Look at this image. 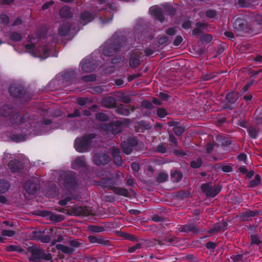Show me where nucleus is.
I'll return each instance as SVG.
<instances>
[{
    "instance_id": "1",
    "label": "nucleus",
    "mask_w": 262,
    "mask_h": 262,
    "mask_svg": "<svg viewBox=\"0 0 262 262\" xmlns=\"http://www.w3.org/2000/svg\"><path fill=\"white\" fill-rule=\"evenodd\" d=\"M0 113L1 115L5 117L10 116L9 119L10 122L12 124L21 125L23 123L28 122L30 124V116L28 114H26L21 116L19 113H14L13 107L11 104H6L1 108Z\"/></svg>"
},
{
    "instance_id": "2",
    "label": "nucleus",
    "mask_w": 262,
    "mask_h": 262,
    "mask_svg": "<svg viewBox=\"0 0 262 262\" xmlns=\"http://www.w3.org/2000/svg\"><path fill=\"white\" fill-rule=\"evenodd\" d=\"M233 28L237 36H244L247 34H256L253 28L248 25L246 20L236 18L233 23Z\"/></svg>"
},
{
    "instance_id": "3",
    "label": "nucleus",
    "mask_w": 262,
    "mask_h": 262,
    "mask_svg": "<svg viewBox=\"0 0 262 262\" xmlns=\"http://www.w3.org/2000/svg\"><path fill=\"white\" fill-rule=\"evenodd\" d=\"M59 179L67 189L74 190L78 185V177L76 173L72 171L61 172Z\"/></svg>"
},
{
    "instance_id": "4",
    "label": "nucleus",
    "mask_w": 262,
    "mask_h": 262,
    "mask_svg": "<svg viewBox=\"0 0 262 262\" xmlns=\"http://www.w3.org/2000/svg\"><path fill=\"white\" fill-rule=\"evenodd\" d=\"M95 137L94 134H90L80 138H76L75 140L74 147L78 152H85L88 151L91 147V141Z\"/></svg>"
},
{
    "instance_id": "5",
    "label": "nucleus",
    "mask_w": 262,
    "mask_h": 262,
    "mask_svg": "<svg viewBox=\"0 0 262 262\" xmlns=\"http://www.w3.org/2000/svg\"><path fill=\"white\" fill-rule=\"evenodd\" d=\"M29 251L31 253V256L29 260L33 262H39L40 260H50L52 259V255L51 253H46L43 249L36 247L32 246L30 247Z\"/></svg>"
},
{
    "instance_id": "6",
    "label": "nucleus",
    "mask_w": 262,
    "mask_h": 262,
    "mask_svg": "<svg viewBox=\"0 0 262 262\" xmlns=\"http://www.w3.org/2000/svg\"><path fill=\"white\" fill-rule=\"evenodd\" d=\"M106 41L118 52H120L126 44V38L122 32H115Z\"/></svg>"
},
{
    "instance_id": "7",
    "label": "nucleus",
    "mask_w": 262,
    "mask_h": 262,
    "mask_svg": "<svg viewBox=\"0 0 262 262\" xmlns=\"http://www.w3.org/2000/svg\"><path fill=\"white\" fill-rule=\"evenodd\" d=\"M222 188L221 184L212 186V183L208 182L203 183L201 186V189L203 193H205L207 197L214 198L221 191Z\"/></svg>"
},
{
    "instance_id": "8",
    "label": "nucleus",
    "mask_w": 262,
    "mask_h": 262,
    "mask_svg": "<svg viewBox=\"0 0 262 262\" xmlns=\"http://www.w3.org/2000/svg\"><path fill=\"white\" fill-rule=\"evenodd\" d=\"M111 158L105 150H101L94 154L93 157L94 164L99 167L107 165L110 162Z\"/></svg>"
},
{
    "instance_id": "9",
    "label": "nucleus",
    "mask_w": 262,
    "mask_h": 262,
    "mask_svg": "<svg viewBox=\"0 0 262 262\" xmlns=\"http://www.w3.org/2000/svg\"><path fill=\"white\" fill-rule=\"evenodd\" d=\"M81 28L79 26H73L69 21H66L62 24L58 28V31L60 35L66 36L69 34H76Z\"/></svg>"
},
{
    "instance_id": "10",
    "label": "nucleus",
    "mask_w": 262,
    "mask_h": 262,
    "mask_svg": "<svg viewBox=\"0 0 262 262\" xmlns=\"http://www.w3.org/2000/svg\"><path fill=\"white\" fill-rule=\"evenodd\" d=\"M97 176L102 177L97 181L96 183L103 188H110L113 184V175L110 172H106L104 170L98 172Z\"/></svg>"
},
{
    "instance_id": "11",
    "label": "nucleus",
    "mask_w": 262,
    "mask_h": 262,
    "mask_svg": "<svg viewBox=\"0 0 262 262\" xmlns=\"http://www.w3.org/2000/svg\"><path fill=\"white\" fill-rule=\"evenodd\" d=\"M239 98V95L235 91H231L228 93L226 96V102L223 105V108L225 110H232L237 106V101Z\"/></svg>"
},
{
    "instance_id": "12",
    "label": "nucleus",
    "mask_w": 262,
    "mask_h": 262,
    "mask_svg": "<svg viewBox=\"0 0 262 262\" xmlns=\"http://www.w3.org/2000/svg\"><path fill=\"white\" fill-rule=\"evenodd\" d=\"M139 140L137 137H132L128 138L126 140L122 142L121 147L122 151L126 155H129L132 153L133 148L137 146Z\"/></svg>"
},
{
    "instance_id": "13",
    "label": "nucleus",
    "mask_w": 262,
    "mask_h": 262,
    "mask_svg": "<svg viewBox=\"0 0 262 262\" xmlns=\"http://www.w3.org/2000/svg\"><path fill=\"white\" fill-rule=\"evenodd\" d=\"M23 187L28 193L34 195L36 194L40 187L39 181L37 178H32L26 181Z\"/></svg>"
},
{
    "instance_id": "14",
    "label": "nucleus",
    "mask_w": 262,
    "mask_h": 262,
    "mask_svg": "<svg viewBox=\"0 0 262 262\" xmlns=\"http://www.w3.org/2000/svg\"><path fill=\"white\" fill-rule=\"evenodd\" d=\"M80 66L82 71L89 73L96 69L98 63L92 58H85L80 62Z\"/></svg>"
},
{
    "instance_id": "15",
    "label": "nucleus",
    "mask_w": 262,
    "mask_h": 262,
    "mask_svg": "<svg viewBox=\"0 0 262 262\" xmlns=\"http://www.w3.org/2000/svg\"><path fill=\"white\" fill-rule=\"evenodd\" d=\"M95 17V15L94 13L88 11H84L80 14L79 18L78 21V26L82 29L83 26L92 21Z\"/></svg>"
},
{
    "instance_id": "16",
    "label": "nucleus",
    "mask_w": 262,
    "mask_h": 262,
    "mask_svg": "<svg viewBox=\"0 0 262 262\" xmlns=\"http://www.w3.org/2000/svg\"><path fill=\"white\" fill-rule=\"evenodd\" d=\"M142 54V52L140 51H133L130 53L129 57V65L131 68L136 69L140 65Z\"/></svg>"
},
{
    "instance_id": "17",
    "label": "nucleus",
    "mask_w": 262,
    "mask_h": 262,
    "mask_svg": "<svg viewBox=\"0 0 262 262\" xmlns=\"http://www.w3.org/2000/svg\"><path fill=\"white\" fill-rule=\"evenodd\" d=\"M9 92L10 95L15 98H21L26 93L25 88L21 85H11L9 87Z\"/></svg>"
},
{
    "instance_id": "18",
    "label": "nucleus",
    "mask_w": 262,
    "mask_h": 262,
    "mask_svg": "<svg viewBox=\"0 0 262 262\" xmlns=\"http://www.w3.org/2000/svg\"><path fill=\"white\" fill-rule=\"evenodd\" d=\"M71 211L75 216H88L92 213V210L89 207L83 206H75L71 209Z\"/></svg>"
},
{
    "instance_id": "19",
    "label": "nucleus",
    "mask_w": 262,
    "mask_h": 262,
    "mask_svg": "<svg viewBox=\"0 0 262 262\" xmlns=\"http://www.w3.org/2000/svg\"><path fill=\"white\" fill-rule=\"evenodd\" d=\"M178 230L181 232L189 233L192 232L193 234H198L200 232V228L198 225L192 223H188L185 225H181L178 228Z\"/></svg>"
},
{
    "instance_id": "20",
    "label": "nucleus",
    "mask_w": 262,
    "mask_h": 262,
    "mask_svg": "<svg viewBox=\"0 0 262 262\" xmlns=\"http://www.w3.org/2000/svg\"><path fill=\"white\" fill-rule=\"evenodd\" d=\"M88 240L91 244H97L105 247H110L112 245L111 242L102 236L89 235Z\"/></svg>"
},
{
    "instance_id": "21",
    "label": "nucleus",
    "mask_w": 262,
    "mask_h": 262,
    "mask_svg": "<svg viewBox=\"0 0 262 262\" xmlns=\"http://www.w3.org/2000/svg\"><path fill=\"white\" fill-rule=\"evenodd\" d=\"M114 164L120 166L122 164V159L120 155V150L118 148L115 147H111L110 149Z\"/></svg>"
},
{
    "instance_id": "22",
    "label": "nucleus",
    "mask_w": 262,
    "mask_h": 262,
    "mask_svg": "<svg viewBox=\"0 0 262 262\" xmlns=\"http://www.w3.org/2000/svg\"><path fill=\"white\" fill-rule=\"evenodd\" d=\"M87 164L84 156H79L76 158L72 163V168L78 170L81 168H86Z\"/></svg>"
},
{
    "instance_id": "23",
    "label": "nucleus",
    "mask_w": 262,
    "mask_h": 262,
    "mask_svg": "<svg viewBox=\"0 0 262 262\" xmlns=\"http://www.w3.org/2000/svg\"><path fill=\"white\" fill-rule=\"evenodd\" d=\"M223 148L228 152L237 151L240 150L239 145L235 141L231 140L230 138L226 141Z\"/></svg>"
},
{
    "instance_id": "24",
    "label": "nucleus",
    "mask_w": 262,
    "mask_h": 262,
    "mask_svg": "<svg viewBox=\"0 0 262 262\" xmlns=\"http://www.w3.org/2000/svg\"><path fill=\"white\" fill-rule=\"evenodd\" d=\"M149 10L151 11L152 14L160 23H163L165 20L164 12L161 8L159 7H151Z\"/></svg>"
},
{
    "instance_id": "25",
    "label": "nucleus",
    "mask_w": 262,
    "mask_h": 262,
    "mask_svg": "<svg viewBox=\"0 0 262 262\" xmlns=\"http://www.w3.org/2000/svg\"><path fill=\"white\" fill-rule=\"evenodd\" d=\"M59 14L61 18L70 19L72 18L73 14L71 11V8L69 6H64L62 7L59 11Z\"/></svg>"
},
{
    "instance_id": "26",
    "label": "nucleus",
    "mask_w": 262,
    "mask_h": 262,
    "mask_svg": "<svg viewBox=\"0 0 262 262\" xmlns=\"http://www.w3.org/2000/svg\"><path fill=\"white\" fill-rule=\"evenodd\" d=\"M76 72L74 70H68L64 72L63 78L68 84H71L75 80Z\"/></svg>"
},
{
    "instance_id": "27",
    "label": "nucleus",
    "mask_w": 262,
    "mask_h": 262,
    "mask_svg": "<svg viewBox=\"0 0 262 262\" xmlns=\"http://www.w3.org/2000/svg\"><path fill=\"white\" fill-rule=\"evenodd\" d=\"M117 52H118L110 44L108 43L107 41L104 43L103 48L102 49V54L107 57L113 56Z\"/></svg>"
},
{
    "instance_id": "28",
    "label": "nucleus",
    "mask_w": 262,
    "mask_h": 262,
    "mask_svg": "<svg viewBox=\"0 0 262 262\" xmlns=\"http://www.w3.org/2000/svg\"><path fill=\"white\" fill-rule=\"evenodd\" d=\"M8 165L12 172H18L23 168V165L17 160H11Z\"/></svg>"
},
{
    "instance_id": "29",
    "label": "nucleus",
    "mask_w": 262,
    "mask_h": 262,
    "mask_svg": "<svg viewBox=\"0 0 262 262\" xmlns=\"http://www.w3.org/2000/svg\"><path fill=\"white\" fill-rule=\"evenodd\" d=\"M196 27L192 30V36L200 35L202 34V30L206 28L207 26V24L205 23L199 21L196 23Z\"/></svg>"
},
{
    "instance_id": "30",
    "label": "nucleus",
    "mask_w": 262,
    "mask_h": 262,
    "mask_svg": "<svg viewBox=\"0 0 262 262\" xmlns=\"http://www.w3.org/2000/svg\"><path fill=\"white\" fill-rule=\"evenodd\" d=\"M102 103L105 107L111 108L116 104V100L112 96H108L102 99Z\"/></svg>"
},
{
    "instance_id": "31",
    "label": "nucleus",
    "mask_w": 262,
    "mask_h": 262,
    "mask_svg": "<svg viewBox=\"0 0 262 262\" xmlns=\"http://www.w3.org/2000/svg\"><path fill=\"white\" fill-rule=\"evenodd\" d=\"M103 9L106 10L112 14L111 17L108 19L105 20V23H109L112 20L114 13L117 11V8L114 4L107 3L105 6V8H103Z\"/></svg>"
},
{
    "instance_id": "32",
    "label": "nucleus",
    "mask_w": 262,
    "mask_h": 262,
    "mask_svg": "<svg viewBox=\"0 0 262 262\" xmlns=\"http://www.w3.org/2000/svg\"><path fill=\"white\" fill-rule=\"evenodd\" d=\"M260 132L259 128L253 126L247 127V132L250 138L256 139Z\"/></svg>"
},
{
    "instance_id": "33",
    "label": "nucleus",
    "mask_w": 262,
    "mask_h": 262,
    "mask_svg": "<svg viewBox=\"0 0 262 262\" xmlns=\"http://www.w3.org/2000/svg\"><path fill=\"white\" fill-rule=\"evenodd\" d=\"M111 189L116 194L125 197L128 196V191L124 188L113 186L112 187Z\"/></svg>"
},
{
    "instance_id": "34",
    "label": "nucleus",
    "mask_w": 262,
    "mask_h": 262,
    "mask_svg": "<svg viewBox=\"0 0 262 262\" xmlns=\"http://www.w3.org/2000/svg\"><path fill=\"white\" fill-rule=\"evenodd\" d=\"M260 214V211L257 210H248L246 211L243 212L241 213V216L242 218L246 219L250 217L257 216Z\"/></svg>"
},
{
    "instance_id": "35",
    "label": "nucleus",
    "mask_w": 262,
    "mask_h": 262,
    "mask_svg": "<svg viewBox=\"0 0 262 262\" xmlns=\"http://www.w3.org/2000/svg\"><path fill=\"white\" fill-rule=\"evenodd\" d=\"M261 182V177L259 174H257L255 175L253 180H252L248 182L247 187L248 188H254L258 186Z\"/></svg>"
},
{
    "instance_id": "36",
    "label": "nucleus",
    "mask_w": 262,
    "mask_h": 262,
    "mask_svg": "<svg viewBox=\"0 0 262 262\" xmlns=\"http://www.w3.org/2000/svg\"><path fill=\"white\" fill-rule=\"evenodd\" d=\"M56 248L58 250L61 251L63 253L67 254H72L74 252L73 248L60 244H57Z\"/></svg>"
},
{
    "instance_id": "37",
    "label": "nucleus",
    "mask_w": 262,
    "mask_h": 262,
    "mask_svg": "<svg viewBox=\"0 0 262 262\" xmlns=\"http://www.w3.org/2000/svg\"><path fill=\"white\" fill-rule=\"evenodd\" d=\"M171 180L173 183L180 182L183 178V174L181 172L178 170H174L173 172L171 173Z\"/></svg>"
},
{
    "instance_id": "38",
    "label": "nucleus",
    "mask_w": 262,
    "mask_h": 262,
    "mask_svg": "<svg viewBox=\"0 0 262 262\" xmlns=\"http://www.w3.org/2000/svg\"><path fill=\"white\" fill-rule=\"evenodd\" d=\"M77 103L80 106L86 107L93 103V100L87 97H79L77 99Z\"/></svg>"
},
{
    "instance_id": "39",
    "label": "nucleus",
    "mask_w": 262,
    "mask_h": 262,
    "mask_svg": "<svg viewBox=\"0 0 262 262\" xmlns=\"http://www.w3.org/2000/svg\"><path fill=\"white\" fill-rule=\"evenodd\" d=\"M10 187L9 182L5 180H0V194L7 192Z\"/></svg>"
},
{
    "instance_id": "40",
    "label": "nucleus",
    "mask_w": 262,
    "mask_h": 262,
    "mask_svg": "<svg viewBox=\"0 0 262 262\" xmlns=\"http://www.w3.org/2000/svg\"><path fill=\"white\" fill-rule=\"evenodd\" d=\"M116 111L118 114L126 116H128L130 114L129 108L127 107H125V106L122 104H120L117 107Z\"/></svg>"
},
{
    "instance_id": "41",
    "label": "nucleus",
    "mask_w": 262,
    "mask_h": 262,
    "mask_svg": "<svg viewBox=\"0 0 262 262\" xmlns=\"http://www.w3.org/2000/svg\"><path fill=\"white\" fill-rule=\"evenodd\" d=\"M165 246H175L178 242V239L175 236H165L163 237Z\"/></svg>"
},
{
    "instance_id": "42",
    "label": "nucleus",
    "mask_w": 262,
    "mask_h": 262,
    "mask_svg": "<svg viewBox=\"0 0 262 262\" xmlns=\"http://www.w3.org/2000/svg\"><path fill=\"white\" fill-rule=\"evenodd\" d=\"M249 238L250 241L251 245H255L258 246L262 243V241L256 234H250L249 236Z\"/></svg>"
},
{
    "instance_id": "43",
    "label": "nucleus",
    "mask_w": 262,
    "mask_h": 262,
    "mask_svg": "<svg viewBox=\"0 0 262 262\" xmlns=\"http://www.w3.org/2000/svg\"><path fill=\"white\" fill-rule=\"evenodd\" d=\"M49 219L50 221L55 222H59L64 220V217L62 214H56L51 212Z\"/></svg>"
},
{
    "instance_id": "44",
    "label": "nucleus",
    "mask_w": 262,
    "mask_h": 262,
    "mask_svg": "<svg viewBox=\"0 0 262 262\" xmlns=\"http://www.w3.org/2000/svg\"><path fill=\"white\" fill-rule=\"evenodd\" d=\"M229 139V138L224 135H217L216 138V141L219 143L218 146L220 145L223 147L225 146L226 141Z\"/></svg>"
},
{
    "instance_id": "45",
    "label": "nucleus",
    "mask_w": 262,
    "mask_h": 262,
    "mask_svg": "<svg viewBox=\"0 0 262 262\" xmlns=\"http://www.w3.org/2000/svg\"><path fill=\"white\" fill-rule=\"evenodd\" d=\"M105 85H95L91 88L92 93L96 94H100L105 91Z\"/></svg>"
},
{
    "instance_id": "46",
    "label": "nucleus",
    "mask_w": 262,
    "mask_h": 262,
    "mask_svg": "<svg viewBox=\"0 0 262 262\" xmlns=\"http://www.w3.org/2000/svg\"><path fill=\"white\" fill-rule=\"evenodd\" d=\"M73 199L75 200L76 199L74 195L70 193L68 194V196H66L64 199L60 200L59 201L58 204L61 206H65L68 204L69 202Z\"/></svg>"
},
{
    "instance_id": "47",
    "label": "nucleus",
    "mask_w": 262,
    "mask_h": 262,
    "mask_svg": "<svg viewBox=\"0 0 262 262\" xmlns=\"http://www.w3.org/2000/svg\"><path fill=\"white\" fill-rule=\"evenodd\" d=\"M10 38L15 41H20L22 39V36L20 33L17 32H12L9 35Z\"/></svg>"
},
{
    "instance_id": "48",
    "label": "nucleus",
    "mask_w": 262,
    "mask_h": 262,
    "mask_svg": "<svg viewBox=\"0 0 262 262\" xmlns=\"http://www.w3.org/2000/svg\"><path fill=\"white\" fill-rule=\"evenodd\" d=\"M168 178V174L165 172H161L157 177L156 181L159 183H162L166 181Z\"/></svg>"
},
{
    "instance_id": "49",
    "label": "nucleus",
    "mask_w": 262,
    "mask_h": 262,
    "mask_svg": "<svg viewBox=\"0 0 262 262\" xmlns=\"http://www.w3.org/2000/svg\"><path fill=\"white\" fill-rule=\"evenodd\" d=\"M202 160L199 158L193 160L190 162V166L193 168H199L202 165Z\"/></svg>"
},
{
    "instance_id": "50",
    "label": "nucleus",
    "mask_w": 262,
    "mask_h": 262,
    "mask_svg": "<svg viewBox=\"0 0 262 262\" xmlns=\"http://www.w3.org/2000/svg\"><path fill=\"white\" fill-rule=\"evenodd\" d=\"M89 230L93 232L99 233L104 231V228L102 226L97 225H90L88 228Z\"/></svg>"
},
{
    "instance_id": "51",
    "label": "nucleus",
    "mask_w": 262,
    "mask_h": 262,
    "mask_svg": "<svg viewBox=\"0 0 262 262\" xmlns=\"http://www.w3.org/2000/svg\"><path fill=\"white\" fill-rule=\"evenodd\" d=\"M141 107L146 108L149 111H151L154 108L152 103L147 100L142 101L141 102Z\"/></svg>"
},
{
    "instance_id": "52",
    "label": "nucleus",
    "mask_w": 262,
    "mask_h": 262,
    "mask_svg": "<svg viewBox=\"0 0 262 262\" xmlns=\"http://www.w3.org/2000/svg\"><path fill=\"white\" fill-rule=\"evenodd\" d=\"M157 116L159 118H163L168 115V113L165 108L162 107H158L156 112Z\"/></svg>"
},
{
    "instance_id": "53",
    "label": "nucleus",
    "mask_w": 262,
    "mask_h": 262,
    "mask_svg": "<svg viewBox=\"0 0 262 262\" xmlns=\"http://www.w3.org/2000/svg\"><path fill=\"white\" fill-rule=\"evenodd\" d=\"M165 10L168 15H170L171 17H173L176 15L177 11L176 8L170 5L166 6L165 7Z\"/></svg>"
},
{
    "instance_id": "54",
    "label": "nucleus",
    "mask_w": 262,
    "mask_h": 262,
    "mask_svg": "<svg viewBox=\"0 0 262 262\" xmlns=\"http://www.w3.org/2000/svg\"><path fill=\"white\" fill-rule=\"evenodd\" d=\"M216 76L214 73L211 72L209 73H203L201 76V79L203 81L210 80Z\"/></svg>"
},
{
    "instance_id": "55",
    "label": "nucleus",
    "mask_w": 262,
    "mask_h": 262,
    "mask_svg": "<svg viewBox=\"0 0 262 262\" xmlns=\"http://www.w3.org/2000/svg\"><path fill=\"white\" fill-rule=\"evenodd\" d=\"M44 231L34 230L32 232V238L34 240L40 241Z\"/></svg>"
},
{
    "instance_id": "56",
    "label": "nucleus",
    "mask_w": 262,
    "mask_h": 262,
    "mask_svg": "<svg viewBox=\"0 0 262 262\" xmlns=\"http://www.w3.org/2000/svg\"><path fill=\"white\" fill-rule=\"evenodd\" d=\"M11 139L13 141L18 142L25 140V136L22 134H13L11 136Z\"/></svg>"
},
{
    "instance_id": "57",
    "label": "nucleus",
    "mask_w": 262,
    "mask_h": 262,
    "mask_svg": "<svg viewBox=\"0 0 262 262\" xmlns=\"http://www.w3.org/2000/svg\"><path fill=\"white\" fill-rule=\"evenodd\" d=\"M158 42L160 45L166 46L169 43V39L166 36H162L159 38Z\"/></svg>"
},
{
    "instance_id": "58",
    "label": "nucleus",
    "mask_w": 262,
    "mask_h": 262,
    "mask_svg": "<svg viewBox=\"0 0 262 262\" xmlns=\"http://www.w3.org/2000/svg\"><path fill=\"white\" fill-rule=\"evenodd\" d=\"M96 118L97 120L101 121H107L109 120V117L107 115L103 113H99L96 114Z\"/></svg>"
},
{
    "instance_id": "59",
    "label": "nucleus",
    "mask_w": 262,
    "mask_h": 262,
    "mask_svg": "<svg viewBox=\"0 0 262 262\" xmlns=\"http://www.w3.org/2000/svg\"><path fill=\"white\" fill-rule=\"evenodd\" d=\"M237 4L240 7H250L251 6V0H238Z\"/></svg>"
},
{
    "instance_id": "60",
    "label": "nucleus",
    "mask_w": 262,
    "mask_h": 262,
    "mask_svg": "<svg viewBox=\"0 0 262 262\" xmlns=\"http://www.w3.org/2000/svg\"><path fill=\"white\" fill-rule=\"evenodd\" d=\"M82 80L85 82H93L96 80V76L94 74L83 76L82 77Z\"/></svg>"
},
{
    "instance_id": "61",
    "label": "nucleus",
    "mask_w": 262,
    "mask_h": 262,
    "mask_svg": "<svg viewBox=\"0 0 262 262\" xmlns=\"http://www.w3.org/2000/svg\"><path fill=\"white\" fill-rule=\"evenodd\" d=\"M217 244L213 242H208L206 243L205 247L211 252H213L217 247Z\"/></svg>"
},
{
    "instance_id": "62",
    "label": "nucleus",
    "mask_w": 262,
    "mask_h": 262,
    "mask_svg": "<svg viewBox=\"0 0 262 262\" xmlns=\"http://www.w3.org/2000/svg\"><path fill=\"white\" fill-rule=\"evenodd\" d=\"M255 80L254 79H251V80L248 81L246 83V84L243 86V88L242 89L241 92L243 93H244L246 92L247 91H248V90L249 89V88L251 86H252L255 83Z\"/></svg>"
},
{
    "instance_id": "63",
    "label": "nucleus",
    "mask_w": 262,
    "mask_h": 262,
    "mask_svg": "<svg viewBox=\"0 0 262 262\" xmlns=\"http://www.w3.org/2000/svg\"><path fill=\"white\" fill-rule=\"evenodd\" d=\"M217 229L219 230L220 231H225V230L227 229L228 227V223L226 222H218L216 223Z\"/></svg>"
},
{
    "instance_id": "64",
    "label": "nucleus",
    "mask_w": 262,
    "mask_h": 262,
    "mask_svg": "<svg viewBox=\"0 0 262 262\" xmlns=\"http://www.w3.org/2000/svg\"><path fill=\"white\" fill-rule=\"evenodd\" d=\"M173 130L176 135L179 136L184 133L185 129L183 126L177 125L173 127Z\"/></svg>"
}]
</instances>
